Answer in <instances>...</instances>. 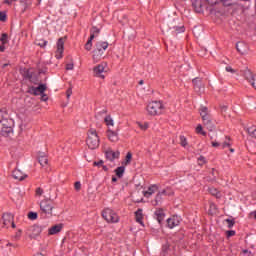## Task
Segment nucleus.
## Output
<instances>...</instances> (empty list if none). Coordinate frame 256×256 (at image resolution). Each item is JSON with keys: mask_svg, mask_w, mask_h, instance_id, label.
<instances>
[{"mask_svg": "<svg viewBox=\"0 0 256 256\" xmlns=\"http://www.w3.org/2000/svg\"><path fill=\"white\" fill-rule=\"evenodd\" d=\"M162 31L163 33H168V31H172V33L177 35V33H185V27L179 26L178 17L168 16L162 25Z\"/></svg>", "mask_w": 256, "mask_h": 256, "instance_id": "f257e3e1", "label": "nucleus"}, {"mask_svg": "<svg viewBox=\"0 0 256 256\" xmlns=\"http://www.w3.org/2000/svg\"><path fill=\"white\" fill-rule=\"evenodd\" d=\"M146 110L148 115H151L152 117L163 115V111H165V105H163V102L161 101H152L148 103Z\"/></svg>", "mask_w": 256, "mask_h": 256, "instance_id": "f03ea898", "label": "nucleus"}, {"mask_svg": "<svg viewBox=\"0 0 256 256\" xmlns=\"http://www.w3.org/2000/svg\"><path fill=\"white\" fill-rule=\"evenodd\" d=\"M107 47H109V42L107 41H98L95 44V49L93 50V56L92 59L93 61H99L101 59V56L105 51H107Z\"/></svg>", "mask_w": 256, "mask_h": 256, "instance_id": "7ed1b4c3", "label": "nucleus"}, {"mask_svg": "<svg viewBox=\"0 0 256 256\" xmlns=\"http://www.w3.org/2000/svg\"><path fill=\"white\" fill-rule=\"evenodd\" d=\"M0 132L4 137L11 135L13 133V120L9 117L2 118L0 120Z\"/></svg>", "mask_w": 256, "mask_h": 256, "instance_id": "20e7f679", "label": "nucleus"}, {"mask_svg": "<svg viewBox=\"0 0 256 256\" xmlns=\"http://www.w3.org/2000/svg\"><path fill=\"white\" fill-rule=\"evenodd\" d=\"M86 143L89 149H97L99 147L100 140L97 130L92 128L88 131Z\"/></svg>", "mask_w": 256, "mask_h": 256, "instance_id": "39448f33", "label": "nucleus"}, {"mask_svg": "<svg viewBox=\"0 0 256 256\" xmlns=\"http://www.w3.org/2000/svg\"><path fill=\"white\" fill-rule=\"evenodd\" d=\"M53 202L49 199L42 200L40 202V211L45 217H51L53 215Z\"/></svg>", "mask_w": 256, "mask_h": 256, "instance_id": "423d86ee", "label": "nucleus"}, {"mask_svg": "<svg viewBox=\"0 0 256 256\" xmlns=\"http://www.w3.org/2000/svg\"><path fill=\"white\" fill-rule=\"evenodd\" d=\"M102 216L107 223H119V216L111 208H106L102 212Z\"/></svg>", "mask_w": 256, "mask_h": 256, "instance_id": "0eeeda50", "label": "nucleus"}, {"mask_svg": "<svg viewBox=\"0 0 256 256\" xmlns=\"http://www.w3.org/2000/svg\"><path fill=\"white\" fill-rule=\"evenodd\" d=\"M57 50L55 52L56 59H63V52L65 51V38H59L56 43Z\"/></svg>", "mask_w": 256, "mask_h": 256, "instance_id": "6e6552de", "label": "nucleus"}, {"mask_svg": "<svg viewBox=\"0 0 256 256\" xmlns=\"http://www.w3.org/2000/svg\"><path fill=\"white\" fill-rule=\"evenodd\" d=\"M43 229H45V227L39 226V225H33L28 229V235L32 239H35V237H39V235H41V233L43 232Z\"/></svg>", "mask_w": 256, "mask_h": 256, "instance_id": "1a4fd4ad", "label": "nucleus"}, {"mask_svg": "<svg viewBox=\"0 0 256 256\" xmlns=\"http://www.w3.org/2000/svg\"><path fill=\"white\" fill-rule=\"evenodd\" d=\"M2 222L4 227H12L13 229H15V222L13 221V216L10 213L3 214Z\"/></svg>", "mask_w": 256, "mask_h": 256, "instance_id": "9d476101", "label": "nucleus"}, {"mask_svg": "<svg viewBox=\"0 0 256 256\" xmlns=\"http://www.w3.org/2000/svg\"><path fill=\"white\" fill-rule=\"evenodd\" d=\"M244 77L247 79L248 83L256 90V74L251 72V70H246L244 72Z\"/></svg>", "mask_w": 256, "mask_h": 256, "instance_id": "9b49d317", "label": "nucleus"}, {"mask_svg": "<svg viewBox=\"0 0 256 256\" xmlns=\"http://www.w3.org/2000/svg\"><path fill=\"white\" fill-rule=\"evenodd\" d=\"M200 116L202 118L203 123H207V121H211V114H209V108L206 106L200 107Z\"/></svg>", "mask_w": 256, "mask_h": 256, "instance_id": "f8f14e48", "label": "nucleus"}, {"mask_svg": "<svg viewBox=\"0 0 256 256\" xmlns=\"http://www.w3.org/2000/svg\"><path fill=\"white\" fill-rule=\"evenodd\" d=\"M12 177L16 181H25V179H27L28 175L25 174L23 171H21V169H15L12 172Z\"/></svg>", "mask_w": 256, "mask_h": 256, "instance_id": "ddd939ff", "label": "nucleus"}, {"mask_svg": "<svg viewBox=\"0 0 256 256\" xmlns=\"http://www.w3.org/2000/svg\"><path fill=\"white\" fill-rule=\"evenodd\" d=\"M95 77H100V79H105V75H103L105 71V64H99L98 66L93 68Z\"/></svg>", "mask_w": 256, "mask_h": 256, "instance_id": "4468645a", "label": "nucleus"}, {"mask_svg": "<svg viewBox=\"0 0 256 256\" xmlns=\"http://www.w3.org/2000/svg\"><path fill=\"white\" fill-rule=\"evenodd\" d=\"M32 95H41L47 91V84H39L38 87L31 88Z\"/></svg>", "mask_w": 256, "mask_h": 256, "instance_id": "2eb2a0df", "label": "nucleus"}, {"mask_svg": "<svg viewBox=\"0 0 256 256\" xmlns=\"http://www.w3.org/2000/svg\"><path fill=\"white\" fill-rule=\"evenodd\" d=\"M107 137L111 141V143H117L119 141V131H113L111 129H108Z\"/></svg>", "mask_w": 256, "mask_h": 256, "instance_id": "dca6fc26", "label": "nucleus"}, {"mask_svg": "<svg viewBox=\"0 0 256 256\" xmlns=\"http://www.w3.org/2000/svg\"><path fill=\"white\" fill-rule=\"evenodd\" d=\"M236 49L238 53H241V55H245L249 51V46L245 42H238L236 44Z\"/></svg>", "mask_w": 256, "mask_h": 256, "instance_id": "f3484780", "label": "nucleus"}, {"mask_svg": "<svg viewBox=\"0 0 256 256\" xmlns=\"http://www.w3.org/2000/svg\"><path fill=\"white\" fill-rule=\"evenodd\" d=\"M106 159H108V161H115V159H119V155L120 152L119 151H113L111 149L107 150L106 153Z\"/></svg>", "mask_w": 256, "mask_h": 256, "instance_id": "a211bd4d", "label": "nucleus"}, {"mask_svg": "<svg viewBox=\"0 0 256 256\" xmlns=\"http://www.w3.org/2000/svg\"><path fill=\"white\" fill-rule=\"evenodd\" d=\"M179 217L177 216H172L171 218L167 219V225L169 227V229H174V227L179 226Z\"/></svg>", "mask_w": 256, "mask_h": 256, "instance_id": "6ab92c4d", "label": "nucleus"}, {"mask_svg": "<svg viewBox=\"0 0 256 256\" xmlns=\"http://www.w3.org/2000/svg\"><path fill=\"white\" fill-rule=\"evenodd\" d=\"M192 6L196 13H202L203 12V0H193Z\"/></svg>", "mask_w": 256, "mask_h": 256, "instance_id": "aec40b11", "label": "nucleus"}, {"mask_svg": "<svg viewBox=\"0 0 256 256\" xmlns=\"http://www.w3.org/2000/svg\"><path fill=\"white\" fill-rule=\"evenodd\" d=\"M154 215L158 223H163V220L165 219V211L163 210V208L156 209Z\"/></svg>", "mask_w": 256, "mask_h": 256, "instance_id": "412c9836", "label": "nucleus"}, {"mask_svg": "<svg viewBox=\"0 0 256 256\" xmlns=\"http://www.w3.org/2000/svg\"><path fill=\"white\" fill-rule=\"evenodd\" d=\"M62 229L63 224L54 225L48 230V235H57V233H61Z\"/></svg>", "mask_w": 256, "mask_h": 256, "instance_id": "4be33fe9", "label": "nucleus"}, {"mask_svg": "<svg viewBox=\"0 0 256 256\" xmlns=\"http://www.w3.org/2000/svg\"><path fill=\"white\" fill-rule=\"evenodd\" d=\"M192 83L194 85V89L197 93H201V90L203 89V83L201 82L200 78H194L192 80Z\"/></svg>", "mask_w": 256, "mask_h": 256, "instance_id": "5701e85b", "label": "nucleus"}, {"mask_svg": "<svg viewBox=\"0 0 256 256\" xmlns=\"http://www.w3.org/2000/svg\"><path fill=\"white\" fill-rule=\"evenodd\" d=\"M38 161H39L41 167H47V165L49 163V159H47V156L44 153L39 154Z\"/></svg>", "mask_w": 256, "mask_h": 256, "instance_id": "b1692460", "label": "nucleus"}, {"mask_svg": "<svg viewBox=\"0 0 256 256\" xmlns=\"http://www.w3.org/2000/svg\"><path fill=\"white\" fill-rule=\"evenodd\" d=\"M156 190H157V185H152L148 188L147 191L143 192V195H144V197L149 198V197H151V195H153L155 193Z\"/></svg>", "mask_w": 256, "mask_h": 256, "instance_id": "393cba45", "label": "nucleus"}, {"mask_svg": "<svg viewBox=\"0 0 256 256\" xmlns=\"http://www.w3.org/2000/svg\"><path fill=\"white\" fill-rule=\"evenodd\" d=\"M136 222L140 223V225H143V209L139 208L135 212Z\"/></svg>", "mask_w": 256, "mask_h": 256, "instance_id": "a878e982", "label": "nucleus"}, {"mask_svg": "<svg viewBox=\"0 0 256 256\" xmlns=\"http://www.w3.org/2000/svg\"><path fill=\"white\" fill-rule=\"evenodd\" d=\"M99 33H101V30L95 26H93L90 30V39H95V37H99Z\"/></svg>", "mask_w": 256, "mask_h": 256, "instance_id": "bb28decb", "label": "nucleus"}, {"mask_svg": "<svg viewBox=\"0 0 256 256\" xmlns=\"http://www.w3.org/2000/svg\"><path fill=\"white\" fill-rule=\"evenodd\" d=\"M115 174L121 179L123 175L125 174V166H120L117 169L114 170Z\"/></svg>", "mask_w": 256, "mask_h": 256, "instance_id": "cd10ccee", "label": "nucleus"}, {"mask_svg": "<svg viewBox=\"0 0 256 256\" xmlns=\"http://www.w3.org/2000/svg\"><path fill=\"white\" fill-rule=\"evenodd\" d=\"M161 201H163V193L162 192H158L156 197H155V200L153 202V205L155 207H157V205H159V203H161Z\"/></svg>", "mask_w": 256, "mask_h": 256, "instance_id": "c85d7f7f", "label": "nucleus"}, {"mask_svg": "<svg viewBox=\"0 0 256 256\" xmlns=\"http://www.w3.org/2000/svg\"><path fill=\"white\" fill-rule=\"evenodd\" d=\"M204 126L208 131H214L215 130V124L213 123V120H208L207 122H204Z\"/></svg>", "mask_w": 256, "mask_h": 256, "instance_id": "c756f323", "label": "nucleus"}, {"mask_svg": "<svg viewBox=\"0 0 256 256\" xmlns=\"http://www.w3.org/2000/svg\"><path fill=\"white\" fill-rule=\"evenodd\" d=\"M247 133L250 137H253V139H256V126H251L247 128Z\"/></svg>", "mask_w": 256, "mask_h": 256, "instance_id": "7c9ffc66", "label": "nucleus"}, {"mask_svg": "<svg viewBox=\"0 0 256 256\" xmlns=\"http://www.w3.org/2000/svg\"><path fill=\"white\" fill-rule=\"evenodd\" d=\"M104 123H106L107 127H113V125H115V122L113 121V118H111L110 115H107L104 118Z\"/></svg>", "mask_w": 256, "mask_h": 256, "instance_id": "2f4dec72", "label": "nucleus"}, {"mask_svg": "<svg viewBox=\"0 0 256 256\" xmlns=\"http://www.w3.org/2000/svg\"><path fill=\"white\" fill-rule=\"evenodd\" d=\"M162 195H167L168 197H173L175 195V192L170 187H167L166 189L161 191Z\"/></svg>", "mask_w": 256, "mask_h": 256, "instance_id": "473e14b6", "label": "nucleus"}, {"mask_svg": "<svg viewBox=\"0 0 256 256\" xmlns=\"http://www.w3.org/2000/svg\"><path fill=\"white\" fill-rule=\"evenodd\" d=\"M209 193H211V195H213L217 199H221L222 197L221 192L217 191L216 188H209Z\"/></svg>", "mask_w": 256, "mask_h": 256, "instance_id": "72a5a7b5", "label": "nucleus"}, {"mask_svg": "<svg viewBox=\"0 0 256 256\" xmlns=\"http://www.w3.org/2000/svg\"><path fill=\"white\" fill-rule=\"evenodd\" d=\"M6 117H9L7 108H0V121H2V119H5Z\"/></svg>", "mask_w": 256, "mask_h": 256, "instance_id": "f704fd0d", "label": "nucleus"}, {"mask_svg": "<svg viewBox=\"0 0 256 256\" xmlns=\"http://www.w3.org/2000/svg\"><path fill=\"white\" fill-rule=\"evenodd\" d=\"M24 9L31 7L33 0H19Z\"/></svg>", "mask_w": 256, "mask_h": 256, "instance_id": "c9c22d12", "label": "nucleus"}, {"mask_svg": "<svg viewBox=\"0 0 256 256\" xmlns=\"http://www.w3.org/2000/svg\"><path fill=\"white\" fill-rule=\"evenodd\" d=\"M222 149H226V147H231V138L225 137L224 142L221 144Z\"/></svg>", "mask_w": 256, "mask_h": 256, "instance_id": "e433bc0d", "label": "nucleus"}, {"mask_svg": "<svg viewBox=\"0 0 256 256\" xmlns=\"http://www.w3.org/2000/svg\"><path fill=\"white\" fill-rule=\"evenodd\" d=\"M131 159H133V154H131V152H128L122 165H129L131 163Z\"/></svg>", "mask_w": 256, "mask_h": 256, "instance_id": "4c0bfd02", "label": "nucleus"}, {"mask_svg": "<svg viewBox=\"0 0 256 256\" xmlns=\"http://www.w3.org/2000/svg\"><path fill=\"white\" fill-rule=\"evenodd\" d=\"M86 51H91L93 49V39L89 38L87 43L85 44Z\"/></svg>", "mask_w": 256, "mask_h": 256, "instance_id": "58836bf2", "label": "nucleus"}, {"mask_svg": "<svg viewBox=\"0 0 256 256\" xmlns=\"http://www.w3.org/2000/svg\"><path fill=\"white\" fill-rule=\"evenodd\" d=\"M38 215L37 212H29L28 213V219H30L31 221H35V219H37Z\"/></svg>", "mask_w": 256, "mask_h": 256, "instance_id": "ea45409f", "label": "nucleus"}, {"mask_svg": "<svg viewBox=\"0 0 256 256\" xmlns=\"http://www.w3.org/2000/svg\"><path fill=\"white\" fill-rule=\"evenodd\" d=\"M196 133H200L201 135H207V132L203 131V126H201V124H199L197 127H196Z\"/></svg>", "mask_w": 256, "mask_h": 256, "instance_id": "a19ab883", "label": "nucleus"}, {"mask_svg": "<svg viewBox=\"0 0 256 256\" xmlns=\"http://www.w3.org/2000/svg\"><path fill=\"white\" fill-rule=\"evenodd\" d=\"M225 222L228 225V229H231L235 225V219H226Z\"/></svg>", "mask_w": 256, "mask_h": 256, "instance_id": "79ce46f5", "label": "nucleus"}, {"mask_svg": "<svg viewBox=\"0 0 256 256\" xmlns=\"http://www.w3.org/2000/svg\"><path fill=\"white\" fill-rule=\"evenodd\" d=\"M36 45H38L39 47H46L47 41H45V40H37L36 41Z\"/></svg>", "mask_w": 256, "mask_h": 256, "instance_id": "37998d69", "label": "nucleus"}, {"mask_svg": "<svg viewBox=\"0 0 256 256\" xmlns=\"http://www.w3.org/2000/svg\"><path fill=\"white\" fill-rule=\"evenodd\" d=\"M180 143L182 147H187V138H185V136H180Z\"/></svg>", "mask_w": 256, "mask_h": 256, "instance_id": "c03bdc74", "label": "nucleus"}, {"mask_svg": "<svg viewBox=\"0 0 256 256\" xmlns=\"http://www.w3.org/2000/svg\"><path fill=\"white\" fill-rule=\"evenodd\" d=\"M0 21H2L3 23L7 21V13L0 11Z\"/></svg>", "mask_w": 256, "mask_h": 256, "instance_id": "a18cd8bd", "label": "nucleus"}, {"mask_svg": "<svg viewBox=\"0 0 256 256\" xmlns=\"http://www.w3.org/2000/svg\"><path fill=\"white\" fill-rule=\"evenodd\" d=\"M8 39V36L7 34H2L1 38H0V41L3 43V45H5V43H7V40Z\"/></svg>", "mask_w": 256, "mask_h": 256, "instance_id": "49530a36", "label": "nucleus"}, {"mask_svg": "<svg viewBox=\"0 0 256 256\" xmlns=\"http://www.w3.org/2000/svg\"><path fill=\"white\" fill-rule=\"evenodd\" d=\"M221 3H223V5H225L226 7H229L232 3L233 0H220Z\"/></svg>", "mask_w": 256, "mask_h": 256, "instance_id": "de8ad7c7", "label": "nucleus"}, {"mask_svg": "<svg viewBox=\"0 0 256 256\" xmlns=\"http://www.w3.org/2000/svg\"><path fill=\"white\" fill-rule=\"evenodd\" d=\"M140 129H142L143 131H145L146 129L149 128V124L147 123H144V124H141V123H138Z\"/></svg>", "mask_w": 256, "mask_h": 256, "instance_id": "09e8293b", "label": "nucleus"}, {"mask_svg": "<svg viewBox=\"0 0 256 256\" xmlns=\"http://www.w3.org/2000/svg\"><path fill=\"white\" fill-rule=\"evenodd\" d=\"M74 188L76 191H81V182L79 181L75 182Z\"/></svg>", "mask_w": 256, "mask_h": 256, "instance_id": "8fccbe9b", "label": "nucleus"}, {"mask_svg": "<svg viewBox=\"0 0 256 256\" xmlns=\"http://www.w3.org/2000/svg\"><path fill=\"white\" fill-rule=\"evenodd\" d=\"M41 95V101H49V96H47V94H45V92H43Z\"/></svg>", "mask_w": 256, "mask_h": 256, "instance_id": "3c124183", "label": "nucleus"}, {"mask_svg": "<svg viewBox=\"0 0 256 256\" xmlns=\"http://www.w3.org/2000/svg\"><path fill=\"white\" fill-rule=\"evenodd\" d=\"M73 69H74V64L73 63H69V64L66 65V70L67 71H73Z\"/></svg>", "mask_w": 256, "mask_h": 256, "instance_id": "603ef678", "label": "nucleus"}, {"mask_svg": "<svg viewBox=\"0 0 256 256\" xmlns=\"http://www.w3.org/2000/svg\"><path fill=\"white\" fill-rule=\"evenodd\" d=\"M198 161L200 162V165H205V163H207V161L205 160V157H203V156H200L198 158Z\"/></svg>", "mask_w": 256, "mask_h": 256, "instance_id": "864d4df0", "label": "nucleus"}, {"mask_svg": "<svg viewBox=\"0 0 256 256\" xmlns=\"http://www.w3.org/2000/svg\"><path fill=\"white\" fill-rule=\"evenodd\" d=\"M66 95H67V99H69L71 97V95H73V89L68 88L66 91Z\"/></svg>", "mask_w": 256, "mask_h": 256, "instance_id": "5fc2aeb1", "label": "nucleus"}, {"mask_svg": "<svg viewBox=\"0 0 256 256\" xmlns=\"http://www.w3.org/2000/svg\"><path fill=\"white\" fill-rule=\"evenodd\" d=\"M209 5H217L219 3V0H205Z\"/></svg>", "mask_w": 256, "mask_h": 256, "instance_id": "6e6d98bb", "label": "nucleus"}, {"mask_svg": "<svg viewBox=\"0 0 256 256\" xmlns=\"http://www.w3.org/2000/svg\"><path fill=\"white\" fill-rule=\"evenodd\" d=\"M26 127H27V125L23 122H21V124L19 125V129L21 132L25 131Z\"/></svg>", "mask_w": 256, "mask_h": 256, "instance_id": "4d7b16f0", "label": "nucleus"}, {"mask_svg": "<svg viewBox=\"0 0 256 256\" xmlns=\"http://www.w3.org/2000/svg\"><path fill=\"white\" fill-rule=\"evenodd\" d=\"M36 195H38L39 197H41V195H43V189H42V188H37V189H36Z\"/></svg>", "mask_w": 256, "mask_h": 256, "instance_id": "13d9d810", "label": "nucleus"}, {"mask_svg": "<svg viewBox=\"0 0 256 256\" xmlns=\"http://www.w3.org/2000/svg\"><path fill=\"white\" fill-rule=\"evenodd\" d=\"M95 167H103V160H100L98 162H94Z\"/></svg>", "mask_w": 256, "mask_h": 256, "instance_id": "bf43d9fd", "label": "nucleus"}, {"mask_svg": "<svg viewBox=\"0 0 256 256\" xmlns=\"http://www.w3.org/2000/svg\"><path fill=\"white\" fill-rule=\"evenodd\" d=\"M226 71H227L228 73H235V72H236L235 69H233L231 66H227V67H226Z\"/></svg>", "mask_w": 256, "mask_h": 256, "instance_id": "052dcab7", "label": "nucleus"}, {"mask_svg": "<svg viewBox=\"0 0 256 256\" xmlns=\"http://www.w3.org/2000/svg\"><path fill=\"white\" fill-rule=\"evenodd\" d=\"M220 108H221L222 113H226L227 109H228V106L227 105H221Z\"/></svg>", "mask_w": 256, "mask_h": 256, "instance_id": "680f3d73", "label": "nucleus"}, {"mask_svg": "<svg viewBox=\"0 0 256 256\" xmlns=\"http://www.w3.org/2000/svg\"><path fill=\"white\" fill-rule=\"evenodd\" d=\"M211 145H212V147H221V143H219L217 141H212Z\"/></svg>", "mask_w": 256, "mask_h": 256, "instance_id": "e2e57ef3", "label": "nucleus"}, {"mask_svg": "<svg viewBox=\"0 0 256 256\" xmlns=\"http://www.w3.org/2000/svg\"><path fill=\"white\" fill-rule=\"evenodd\" d=\"M235 235V231L229 230L227 231V237H233Z\"/></svg>", "mask_w": 256, "mask_h": 256, "instance_id": "0e129e2a", "label": "nucleus"}, {"mask_svg": "<svg viewBox=\"0 0 256 256\" xmlns=\"http://www.w3.org/2000/svg\"><path fill=\"white\" fill-rule=\"evenodd\" d=\"M211 174H212V176H213V179H217V170L212 169Z\"/></svg>", "mask_w": 256, "mask_h": 256, "instance_id": "69168bd1", "label": "nucleus"}, {"mask_svg": "<svg viewBox=\"0 0 256 256\" xmlns=\"http://www.w3.org/2000/svg\"><path fill=\"white\" fill-rule=\"evenodd\" d=\"M0 51L3 53L5 51V44L2 43V45L0 46Z\"/></svg>", "mask_w": 256, "mask_h": 256, "instance_id": "338daca9", "label": "nucleus"}, {"mask_svg": "<svg viewBox=\"0 0 256 256\" xmlns=\"http://www.w3.org/2000/svg\"><path fill=\"white\" fill-rule=\"evenodd\" d=\"M251 216L254 217V219H256V211L251 212Z\"/></svg>", "mask_w": 256, "mask_h": 256, "instance_id": "774afa93", "label": "nucleus"}]
</instances>
